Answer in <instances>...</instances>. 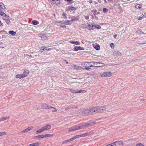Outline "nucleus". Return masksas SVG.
Here are the masks:
<instances>
[{"label": "nucleus", "instance_id": "c03bdc74", "mask_svg": "<svg viewBox=\"0 0 146 146\" xmlns=\"http://www.w3.org/2000/svg\"><path fill=\"white\" fill-rule=\"evenodd\" d=\"M75 139V138L74 137H73L71 138V139H68L69 140V141L70 142L71 141H72L74 140Z\"/></svg>", "mask_w": 146, "mask_h": 146}, {"label": "nucleus", "instance_id": "4468645a", "mask_svg": "<svg viewBox=\"0 0 146 146\" xmlns=\"http://www.w3.org/2000/svg\"><path fill=\"white\" fill-rule=\"evenodd\" d=\"M40 144V143L37 142L35 143L30 144L28 146H39Z\"/></svg>", "mask_w": 146, "mask_h": 146}, {"label": "nucleus", "instance_id": "0e129e2a", "mask_svg": "<svg viewBox=\"0 0 146 146\" xmlns=\"http://www.w3.org/2000/svg\"><path fill=\"white\" fill-rule=\"evenodd\" d=\"M48 109H50V108H54V107H52V106H48Z\"/></svg>", "mask_w": 146, "mask_h": 146}, {"label": "nucleus", "instance_id": "603ef678", "mask_svg": "<svg viewBox=\"0 0 146 146\" xmlns=\"http://www.w3.org/2000/svg\"><path fill=\"white\" fill-rule=\"evenodd\" d=\"M90 123H91L92 125V124L94 125L96 124V122L95 121H92L90 122Z\"/></svg>", "mask_w": 146, "mask_h": 146}, {"label": "nucleus", "instance_id": "39448f33", "mask_svg": "<svg viewBox=\"0 0 146 146\" xmlns=\"http://www.w3.org/2000/svg\"><path fill=\"white\" fill-rule=\"evenodd\" d=\"M70 91L73 93H84L86 91L84 90H78L77 91L72 89H70Z\"/></svg>", "mask_w": 146, "mask_h": 146}, {"label": "nucleus", "instance_id": "0eeeda50", "mask_svg": "<svg viewBox=\"0 0 146 146\" xmlns=\"http://www.w3.org/2000/svg\"><path fill=\"white\" fill-rule=\"evenodd\" d=\"M51 125L50 124H47L45 125L44 126L42 127V129H43L44 131L45 130H49L51 128Z\"/></svg>", "mask_w": 146, "mask_h": 146}, {"label": "nucleus", "instance_id": "5701e85b", "mask_svg": "<svg viewBox=\"0 0 146 146\" xmlns=\"http://www.w3.org/2000/svg\"><path fill=\"white\" fill-rule=\"evenodd\" d=\"M136 33L137 34V35L139 34V35H142L143 34H146L145 33H144L142 31H141L140 30L136 32Z\"/></svg>", "mask_w": 146, "mask_h": 146}, {"label": "nucleus", "instance_id": "bf43d9fd", "mask_svg": "<svg viewBox=\"0 0 146 146\" xmlns=\"http://www.w3.org/2000/svg\"><path fill=\"white\" fill-rule=\"evenodd\" d=\"M143 17H146V13H145L142 16Z\"/></svg>", "mask_w": 146, "mask_h": 146}, {"label": "nucleus", "instance_id": "680f3d73", "mask_svg": "<svg viewBox=\"0 0 146 146\" xmlns=\"http://www.w3.org/2000/svg\"><path fill=\"white\" fill-rule=\"evenodd\" d=\"M115 143H116V144L117 146H119V145L117 141L115 142Z\"/></svg>", "mask_w": 146, "mask_h": 146}, {"label": "nucleus", "instance_id": "cd10ccee", "mask_svg": "<svg viewBox=\"0 0 146 146\" xmlns=\"http://www.w3.org/2000/svg\"><path fill=\"white\" fill-rule=\"evenodd\" d=\"M79 19V18L78 17H76L74 18H73L72 19H71V22L72 23V22L74 21H78Z\"/></svg>", "mask_w": 146, "mask_h": 146}, {"label": "nucleus", "instance_id": "1a4fd4ad", "mask_svg": "<svg viewBox=\"0 0 146 146\" xmlns=\"http://www.w3.org/2000/svg\"><path fill=\"white\" fill-rule=\"evenodd\" d=\"M78 50H84V48L83 47L80 46H76L74 48V50L75 51H77Z\"/></svg>", "mask_w": 146, "mask_h": 146}, {"label": "nucleus", "instance_id": "a18cd8bd", "mask_svg": "<svg viewBox=\"0 0 146 146\" xmlns=\"http://www.w3.org/2000/svg\"><path fill=\"white\" fill-rule=\"evenodd\" d=\"M115 143V142L111 144V146H117L116 144Z\"/></svg>", "mask_w": 146, "mask_h": 146}, {"label": "nucleus", "instance_id": "2f4dec72", "mask_svg": "<svg viewBox=\"0 0 146 146\" xmlns=\"http://www.w3.org/2000/svg\"><path fill=\"white\" fill-rule=\"evenodd\" d=\"M118 143L119 146H123V142L121 141H117Z\"/></svg>", "mask_w": 146, "mask_h": 146}, {"label": "nucleus", "instance_id": "9b49d317", "mask_svg": "<svg viewBox=\"0 0 146 146\" xmlns=\"http://www.w3.org/2000/svg\"><path fill=\"white\" fill-rule=\"evenodd\" d=\"M77 130H78V129H77V126H75L68 128V130L69 131H76Z\"/></svg>", "mask_w": 146, "mask_h": 146}, {"label": "nucleus", "instance_id": "864d4df0", "mask_svg": "<svg viewBox=\"0 0 146 146\" xmlns=\"http://www.w3.org/2000/svg\"><path fill=\"white\" fill-rule=\"evenodd\" d=\"M110 46L111 48H113L114 46V44L113 43H111L110 44Z\"/></svg>", "mask_w": 146, "mask_h": 146}, {"label": "nucleus", "instance_id": "e433bc0d", "mask_svg": "<svg viewBox=\"0 0 146 146\" xmlns=\"http://www.w3.org/2000/svg\"><path fill=\"white\" fill-rule=\"evenodd\" d=\"M44 137H49L51 136L52 135L50 134H47L45 135H44Z\"/></svg>", "mask_w": 146, "mask_h": 146}, {"label": "nucleus", "instance_id": "6ab92c4d", "mask_svg": "<svg viewBox=\"0 0 146 146\" xmlns=\"http://www.w3.org/2000/svg\"><path fill=\"white\" fill-rule=\"evenodd\" d=\"M48 106L47 104H42L41 105V108L42 109H48Z\"/></svg>", "mask_w": 146, "mask_h": 146}, {"label": "nucleus", "instance_id": "b1692460", "mask_svg": "<svg viewBox=\"0 0 146 146\" xmlns=\"http://www.w3.org/2000/svg\"><path fill=\"white\" fill-rule=\"evenodd\" d=\"M142 6L141 4H137L135 6V8L137 9H139L141 8Z\"/></svg>", "mask_w": 146, "mask_h": 146}, {"label": "nucleus", "instance_id": "393cba45", "mask_svg": "<svg viewBox=\"0 0 146 146\" xmlns=\"http://www.w3.org/2000/svg\"><path fill=\"white\" fill-rule=\"evenodd\" d=\"M39 36L41 37L42 39V40H43L44 39H45V38H46V36L43 34H40Z\"/></svg>", "mask_w": 146, "mask_h": 146}, {"label": "nucleus", "instance_id": "4be33fe9", "mask_svg": "<svg viewBox=\"0 0 146 146\" xmlns=\"http://www.w3.org/2000/svg\"><path fill=\"white\" fill-rule=\"evenodd\" d=\"M68 7L69 9L71 11L76 10L77 9L76 7H72V6H69Z\"/></svg>", "mask_w": 146, "mask_h": 146}, {"label": "nucleus", "instance_id": "c85d7f7f", "mask_svg": "<svg viewBox=\"0 0 146 146\" xmlns=\"http://www.w3.org/2000/svg\"><path fill=\"white\" fill-rule=\"evenodd\" d=\"M36 137H37L38 139H40V138H43L44 137V135H43L37 136H36Z\"/></svg>", "mask_w": 146, "mask_h": 146}, {"label": "nucleus", "instance_id": "20e7f679", "mask_svg": "<svg viewBox=\"0 0 146 146\" xmlns=\"http://www.w3.org/2000/svg\"><path fill=\"white\" fill-rule=\"evenodd\" d=\"M92 64L91 62H85L84 63V65L85 66V69L86 70H88L90 69V67H93V65Z\"/></svg>", "mask_w": 146, "mask_h": 146}, {"label": "nucleus", "instance_id": "f704fd0d", "mask_svg": "<svg viewBox=\"0 0 146 146\" xmlns=\"http://www.w3.org/2000/svg\"><path fill=\"white\" fill-rule=\"evenodd\" d=\"M92 134V133L91 132H88L85 133V136L91 135Z\"/></svg>", "mask_w": 146, "mask_h": 146}, {"label": "nucleus", "instance_id": "7ed1b4c3", "mask_svg": "<svg viewBox=\"0 0 146 146\" xmlns=\"http://www.w3.org/2000/svg\"><path fill=\"white\" fill-rule=\"evenodd\" d=\"M91 63H92L94 67H102L105 65L104 63L100 62H92Z\"/></svg>", "mask_w": 146, "mask_h": 146}, {"label": "nucleus", "instance_id": "473e14b6", "mask_svg": "<svg viewBox=\"0 0 146 146\" xmlns=\"http://www.w3.org/2000/svg\"><path fill=\"white\" fill-rule=\"evenodd\" d=\"M9 117H7V116L1 117L2 121L6 120V119H9Z\"/></svg>", "mask_w": 146, "mask_h": 146}, {"label": "nucleus", "instance_id": "2eb2a0df", "mask_svg": "<svg viewBox=\"0 0 146 146\" xmlns=\"http://www.w3.org/2000/svg\"><path fill=\"white\" fill-rule=\"evenodd\" d=\"M0 15L2 17H5L6 18H8L9 17V16L6 15L2 11H0Z\"/></svg>", "mask_w": 146, "mask_h": 146}, {"label": "nucleus", "instance_id": "7c9ffc66", "mask_svg": "<svg viewBox=\"0 0 146 146\" xmlns=\"http://www.w3.org/2000/svg\"><path fill=\"white\" fill-rule=\"evenodd\" d=\"M45 49V47H44L43 46H42L41 47V48L40 50V52H43V50H44Z\"/></svg>", "mask_w": 146, "mask_h": 146}, {"label": "nucleus", "instance_id": "e2e57ef3", "mask_svg": "<svg viewBox=\"0 0 146 146\" xmlns=\"http://www.w3.org/2000/svg\"><path fill=\"white\" fill-rule=\"evenodd\" d=\"M85 18L86 19H89V17L88 16H86L85 17Z\"/></svg>", "mask_w": 146, "mask_h": 146}, {"label": "nucleus", "instance_id": "3c124183", "mask_svg": "<svg viewBox=\"0 0 146 146\" xmlns=\"http://www.w3.org/2000/svg\"><path fill=\"white\" fill-rule=\"evenodd\" d=\"M58 26H59L60 27H62V28H66V26L64 25H58Z\"/></svg>", "mask_w": 146, "mask_h": 146}, {"label": "nucleus", "instance_id": "dca6fc26", "mask_svg": "<svg viewBox=\"0 0 146 146\" xmlns=\"http://www.w3.org/2000/svg\"><path fill=\"white\" fill-rule=\"evenodd\" d=\"M25 76H23V74H18L16 75L15 78H16L21 79V78L24 77Z\"/></svg>", "mask_w": 146, "mask_h": 146}, {"label": "nucleus", "instance_id": "412c9836", "mask_svg": "<svg viewBox=\"0 0 146 146\" xmlns=\"http://www.w3.org/2000/svg\"><path fill=\"white\" fill-rule=\"evenodd\" d=\"M65 25H71V24L72 23V22H71V20H67L66 21H65Z\"/></svg>", "mask_w": 146, "mask_h": 146}, {"label": "nucleus", "instance_id": "338daca9", "mask_svg": "<svg viewBox=\"0 0 146 146\" xmlns=\"http://www.w3.org/2000/svg\"><path fill=\"white\" fill-rule=\"evenodd\" d=\"M92 0H89L88 2L90 3H92Z\"/></svg>", "mask_w": 146, "mask_h": 146}, {"label": "nucleus", "instance_id": "5fc2aeb1", "mask_svg": "<svg viewBox=\"0 0 146 146\" xmlns=\"http://www.w3.org/2000/svg\"><path fill=\"white\" fill-rule=\"evenodd\" d=\"M80 137H83L85 136V133H83L81 135H80Z\"/></svg>", "mask_w": 146, "mask_h": 146}, {"label": "nucleus", "instance_id": "423d86ee", "mask_svg": "<svg viewBox=\"0 0 146 146\" xmlns=\"http://www.w3.org/2000/svg\"><path fill=\"white\" fill-rule=\"evenodd\" d=\"M111 72H106L103 73L101 76L102 77H109L111 76Z\"/></svg>", "mask_w": 146, "mask_h": 146}, {"label": "nucleus", "instance_id": "09e8293b", "mask_svg": "<svg viewBox=\"0 0 146 146\" xmlns=\"http://www.w3.org/2000/svg\"><path fill=\"white\" fill-rule=\"evenodd\" d=\"M74 108V107H67V108H65V110H67L68 109H70L71 108Z\"/></svg>", "mask_w": 146, "mask_h": 146}, {"label": "nucleus", "instance_id": "052dcab7", "mask_svg": "<svg viewBox=\"0 0 146 146\" xmlns=\"http://www.w3.org/2000/svg\"><path fill=\"white\" fill-rule=\"evenodd\" d=\"M27 129L28 131H29L31 129L30 127H29L28 128H27Z\"/></svg>", "mask_w": 146, "mask_h": 146}, {"label": "nucleus", "instance_id": "a878e982", "mask_svg": "<svg viewBox=\"0 0 146 146\" xmlns=\"http://www.w3.org/2000/svg\"><path fill=\"white\" fill-rule=\"evenodd\" d=\"M43 131H44V130L43 129H42V127L39 130H37L36 131V133H41Z\"/></svg>", "mask_w": 146, "mask_h": 146}, {"label": "nucleus", "instance_id": "6e6552de", "mask_svg": "<svg viewBox=\"0 0 146 146\" xmlns=\"http://www.w3.org/2000/svg\"><path fill=\"white\" fill-rule=\"evenodd\" d=\"M5 9V7L4 4L0 2V11H4Z\"/></svg>", "mask_w": 146, "mask_h": 146}, {"label": "nucleus", "instance_id": "4d7b16f0", "mask_svg": "<svg viewBox=\"0 0 146 146\" xmlns=\"http://www.w3.org/2000/svg\"><path fill=\"white\" fill-rule=\"evenodd\" d=\"M54 110H52V112H54L57 111V110L55 108H54Z\"/></svg>", "mask_w": 146, "mask_h": 146}, {"label": "nucleus", "instance_id": "4c0bfd02", "mask_svg": "<svg viewBox=\"0 0 146 146\" xmlns=\"http://www.w3.org/2000/svg\"><path fill=\"white\" fill-rule=\"evenodd\" d=\"M72 0H65L66 1H67L69 4H71L73 3L72 2Z\"/></svg>", "mask_w": 146, "mask_h": 146}, {"label": "nucleus", "instance_id": "37998d69", "mask_svg": "<svg viewBox=\"0 0 146 146\" xmlns=\"http://www.w3.org/2000/svg\"><path fill=\"white\" fill-rule=\"evenodd\" d=\"M69 142H70L69 141V139H68L63 141V142H62V144H64Z\"/></svg>", "mask_w": 146, "mask_h": 146}, {"label": "nucleus", "instance_id": "a19ab883", "mask_svg": "<svg viewBox=\"0 0 146 146\" xmlns=\"http://www.w3.org/2000/svg\"><path fill=\"white\" fill-rule=\"evenodd\" d=\"M136 146H144L143 144L141 143H139L137 144Z\"/></svg>", "mask_w": 146, "mask_h": 146}, {"label": "nucleus", "instance_id": "6e6d98bb", "mask_svg": "<svg viewBox=\"0 0 146 146\" xmlns=\"http://www.w3.org/2000/svg\"><path fill=\"white\" fill-rule=\"evenodd\" d=\"M74 137L75 138V139H76L77 138H79V137H80V135H77L74 136Z\"/></svg>", "mask_w": 146, "mask_h": 146}, {"label": "nucleus", "instance_id": "8fccbe9b", "mask_svg": "<svg viewBox=\"0 0 146 146\" xmlns=\"http://www.w3.org/2000/svg\"><path fill=\"white\" fill-rule=\"evenodd\" d=\"M58 23H61L62 24H65V21H59L58 22Z\"/></svg>", "mask_w": 146, "mask_h": 146}, {"label": "nucleus", "instance_id": "774afa93", "mask_svg": "<svg viewBox=\"0 0 146 146\" xmlns=\"http://www.w3.org/2000/svg\"><path fill=\"white\" fill-rule=\"evenodd\" d=\"M117 35H115L114 36H113V37L114 38L116 39V37H117Z\"/></svg>", "mask_w": 146, "mask_h": 146}, {"label": "nucleus", "instance_id": "f257e3e1", "mask_svg": "<svg viewBox=\"0 0 146 146\" xmlns=\"http://www.w3.org/2000/svg\"><path fill=\"white\" fill-rule=\"evenodd\" d=\"M94 113L102 112L105 111L107 109V106H104L102 107H95L94 108Z\"/></svg>", "mask_w": 146, "mask_h": 146}, {"label": "nucleus", "instance_id": "13d9d810", "mask_svg": "<svg viewBox=\"0 0 146 146\" xmlns=\"http://www.w3.org/2000/svg\"><path fill=\"white\" fill-rule=\"evenodd\" d=\"M74 67H76V69L77 70H78L79 69V67L78 66H74Z\"/></svg>", "mask_w": 146, "mask_h": 146}, {"label": "nucleus", "instance_id": "49530a36", "mask_svg": "<svg viewBox=\"0 0 146 146\" xmlns=\"http://www.w3.org/2000/svg\"><path fill=\"white\" fill-rule=\"evenodd\" d=\"M27 131H27V129H26L25 130H23L22 131V132L23 133H24L25 132H27Z\"/></svg>", "mask_w": 146, "mask_h": 146}, {"label": "nucleus", "instance_id": "c756f323", "mask_svg": "<svg viewBox=\"0 0 146 146\" xmlns=\"http://www.w3.org/2000/svg\"><path fill=\"white\" fill-rule=\"evenodd\" d=\"M32 23L34 25H36L38 24V21L36 20H33L32 21Z\"/></svg>", "mask_w": 146, "mask_h": 146}, {"label": "nucleus", "instance_id": "c9c22d12", "mask_svg": "<svg viewBox=\"0 0 146 146\" xmlns=\"http://www.w3.org/2000/svg\"><path fill=\"white\" fill-rule=\"evenodd\" d=\"M95 48L96 50H99L100 49V46H99L98 45H96L95 46V47H94Z\"/></svg>", "mask_w": 146, "mask_h": 146}, {"label": "nucleus", "instance_id": "58836bf2", "mask_svg": "<svg viewBox=\"0 0 146 146\" xmlns=\"http://www.w3.org/2000/svg\"><path fill=\"white\" fill-rule=\"evenodd\" d=\"M108 11V9L106 8H104L103 9V11L104 13H106Z\"/></svg>", "mask_w": 146, "mask_h": 146}, {"label": "nucleus", "instance_id": "de8ad7c7", "mask_svg": "<svg viewBox=\"0 0 146 146\" xmlns=\"http://www.w3.org/2000/svg\"><path fill=\"white\" fill-rule=\"evenodd\" d=\"M91 25L92 24H89L88 26V27H86V28L88 29H89V28H90L91 27Z\"/></svg>", "mask_w": 146, "mask_h": 146}, {"label": "nucleus", "instance_id": "f3484780", "mask_svg": "<svg viewBox=\"0 0 146 146\" xmlns=\"http://www.w3.org/2000/svg\"><path fill=\"white\" fill-rule=\"evenodd\" d=\"M69 42L71 44L76 45H80V42L78 41H70Z\"/></svg>", "mask_w": 146, "mask_h": 146}, {"label": "nucleus", "instance_id": "ea45409f", "mask_svg": "<svg viewBox=\"0 0 146 146\" xmlns=\"http://www.w3.org/2000/svg\"><path fill=\"white\" fill-rule=\"evenodd\" d=\"M62 15L63 16V17L64 19H67V18L66 13H64Z\"/></svg>", "mask_w": 146, "mask_h": 146}, {"label": "nucleus", "instance_id": "ddd939ff", "mask_svg": "<svg viewBox=\"0 0 146 146\" xmlns=\"http://www.w3.org/2000/svg\"><path fill=\"white\" fill-rule=\"evenodd\" d=\"M29 73V71L28 70H24L23 73L22 74L23 75V76H25L24 77H26L28 74Z\"/></svg>", "mask_w": 146, "mask_h": 146}, {"label": "nucleus", "instance_id": "72a5a7b5", "mask_svg": "<svg viewBox=\"0 0 146 146\" xmlns=\"http://www.w3.org/2000/svg\"><path fill=\"white\" fill-rule=\"evenodd\" d=\"M95 26L94 25H93L92 24L91 25V27L90 28H89V30H91V29H94L95 28Z\"/></svg>", "mask_w": 146, "mask_h": 146}, {"label": "nucleus", "instance_id": "79ce46f5", "mask_svg": "<svg viewBox=\"0 0 146 146\" xmlns=\"http://www.w3.org/2000/svg\"><path fill=\"white\" fill-rule=\"evenodd\" d=\"M101 26L100 25H96L95 26V28H96L98 29H100L101 28Z\"/></svg>", "mask_w": 146, "mask_h": 146}, {"label": "nucleus", "instance_id": "aec40b11", "mask_svg": "<svg viewBox=\"0 0 146 146\" xmlns=\"http://www.w3.org/2000/svg\"><path fill=\"white\" fill-rule=\"evenodd\" d=\"M77 129H78V130L79 129H82L84 127L83 126V124H80V125L77 126Z\"/></svg>", "mask_w": 146, "mask_h": 146}, {"label": "nucleus", "instance_id": "f8f14e48", "mask_svg": "<svg viewBox=\"0 0 146 146\" xmlns=\"http://www.w3.org/2000/svg\"><path fill=\"white\" fill-rule=\"evenodd\" d=\"M52 3L56 5L59 4L60 3V0H52L51 2Z\"/></svg>", "mask_w": 146, "mask_h": 146}, {"label": "nucleus", "instance_id": "f03ea898", "mask_svg": "<svg viewBox=\"0 0 146 146\" xmlns=\"http://www.w3.org/2000/svg\"><path fill=\"white\" fill-rule=\"evenodd\" d=\"M94 108L90 109L84 110L82 112V114L83 115H90L94 113Z\"/></svg>", "mask_w": 146, "mask_h": 146}, {"label": "nucleus", "instance_id": "a211bd4d", "mask_svg": "<svg viewBox=\"0 0 146 146\" xmlns=\"http://www.w3.org/2000/svg\"><path fill=\"white\" fill-rule=\"evenodd\" d=\"M83 126L84 127H88L89 126H92V125H91V123H90V122L88 123H83Z\"/></svg>", "mask_w": 146, "mask_h": 146}, {"label": "nucleus", "instance_id": "9d476101", "mask_svg": "<svg viewBox=\"0 0 146 146\" xmlns=\"http://www.w3.org/2000/svg\"><path fill=\"white\" fill-rule=\"evenodd\" d=\"M113 54L114 56H119L121 55V53L117 50L114 52Z\"/></svg>", "mask_w": 146, "mask_h": 146}, {"label": "nucleus", "instance_id": "69168bd1", "mask_svg": "<svg viewBox=\"0 0 146 146\" xmlns=\"http://www.w3.org/2000/svg\"><path fill=\"white\" fill-rule=\"evenodd\" d=\"M142 17H139L138 19V20H140L142 18Z\"/></svg>", "mask_w": 146, "mask_h": 146}, {"label": "nucleus", "instance_id": "bb28decb", "mask_svg": "<svg viewBox=\"0 0 146 146\" xmlns=\"http://www.w3.org/2000/svg\"><path fill=\"white\" fill-rule=\"evenodd\" d=\"M9 33L12 36L15 35L16 33L15 32L13 31H9Z\"/></svg>", "mask_w": 146, "mask_h": 146}]
</instances>
